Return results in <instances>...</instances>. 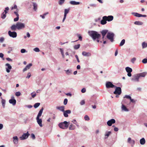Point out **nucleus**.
I'll return each instance as SVG.
<instances>
[{"label":"nucleus","mask_w":147,"mask_h":147,"mask_svg":"<svg viewBox=\"0 0 147 147\" xmlns=\"http://www.w3.org/2000/svg\"><path fill=\"white\" fill-rule=\"evenodd\" d=\"M105 17H106V19L108 22H110L112 21L113 19V17L112 16H105Z\"/></svg>","instance_id":"23"},{"label":"nucleus","mask_w":147,"mask_h":147,"mask_svg":"<svg viewBox=\"0 0 147 147\" xmlns=\"http://www.w3.org/2000/svg\"><path fill=\"white\" fill-rule=\"evenodd\" d=\"M131 14L136 17H146V16L145 15H142L137 13L132 12L131 13Z\"/></svg>","instance_id":"12"},{"label":"nucleus","mask_w":147,"mask_h":147,"mask_svg":"<svg viewBox=\"0 0 147 147\" xmlns=\"http://www.w3.org/2000/svg\"><path fill=\"white\" fill-rule=\"evenodd\" d=\"M85 101L84 100H82L80 102V104L81 105H84L85 104Z\"/></svg>","instance_id":"59"},{"label":"nucleus","mask_w":147,"mask_h":147,"mask_svg":"<svg viewBox=\"0 0 147 147\" xmlns=\"http://www.w3.org/2000/svg\"><path fill=\"white\" fill-rule=\"evenodd\" d=\"M56 108L57 109L59 110L62 112H63L64 111V107L63 106L57 107Z\"/></svg>","instance_id":"33"},{"label":"nucleus","mask_w":147,"mask_h":147,"mask_svg":"<svg viewBox=\"0 0 147 147\" xmlns=\"http://www.w3.org/2000/svg\"><path fill=\"white\" fill-rule=\"evenodd\" d=\"M6 14L3 12L1 14V18L3 19H4L6 17Z\"/></svg>","instance_id":"44"},{"label":"nucleus","mask_w":147,"mask_h":147,"mask_svg":"<svg viewBox=\"0 0 147 147\" xmlns=\"http://www.w3.org/2000/svg\"><path fill=\"white\" fill-rule=\"evenodd\" d=\"M84 118L86 121H89L90 120V118L87 115H85Z\"/></svg>","instance_id":"53"},{"label":"nucleus","mask_w":147,"mask_h":147,"mask_svg":"<svg viewBox=\"0 0 147 147\" xmlns=\"http://www.w3.org/2000/svg\"><path fill=\"white\" fill-rule=\"evenodd\" d=\"M142 48L144 49L147 47V43H145V42H143L142 44Z\"/></svg>","instance_id":"42"},{"label":"nucleus","mask_w":147,"mask_h":147,"mask_svg":"<svg viewBox=\"0 0 147 147\" xmlns=\"http://www.w3.org/2000/svg\"><path fill=\"white\" fill-rule=\"evenodd\" d=\"M114 34L112 32H108L107 36V38L112 42L114 41Z\"/></svg>","instance_id":"4"},{"label":"nucleus","mask_w":147,"mask_h":147,"mask_svg":"<svg viewBox=\"0 0 147 147\" xmlns=\"http://www.w3.org/2000/svg\"><path fill=\"white\" fill-rule=\"evenodd\" d=\"M80 44H78L75 45L74 47V48L75 49H78L80 48Z\"/></svg>","instance_id":"49"},{"label":"nucleus","mask_w":147,"mask_h":147,"mask_svg":"<svg viewBox=\"0 0 147 147\" xmlns=\"http://www.w3.org/2000/svg\"><path fill=\"white\" fill-rule=\"evenodd\" d=\"M40 103H36L34 104V107L35 108H37L40 105Z\"/></svg>","instance_id":"47"},{"label":"nucleus","mask_w":147,"mask_h":147,"mask_svg":"<svg viewBox=\"0 0 147 147\" xmlns=\"http://www.w3.org/2000/svg\"><path fill=\"white\" fill-rule=\"evenodd\" d=\"M139 77L137 74H136L132 76L131 78V80L135 82H138L139 81Z\"/></svg>","instance_id":"5"},{"label":"nucleus","mask_w":147,"mask_h":147,"mask_svg":"<svg viewBox=\"0 0 147 147\" xmlns=\"http://www.w3.org/2000/svg\"><path fill=\"white\" fill-rule=\"evenodd\" d=\"M15 94L16 96H19L21 95V93L20 92H18L15 93Z\"/></svg>","instance_id":"52"},{"label":"nucleus","mask_w":147,"mask_h":147,"mask_svg":"<svg viewBox=\"0 0 147 147\" xmlns=\"http://www.w3.org/2000/svg\"><path fill=\"white\" fill-rule=\"evenodd\" d=\"M115 91L113 92L114 94H117L118 95L120 94L121 92V88L115 86Z\"/></svg>","instance_id":"6"},{"label":"nucleus","mask_w":147,"mask_h":147,"mask_svg":"<svg viewBox=\"0 0 147 147\" xmlns=\"http://www.w3.org/2000/svg\"><path fill=\"white\" fill-rule=\"evenodd\" d=\"M20 52L22 53L27 52V51L25 49H21Z\"/></svg>","instance_id":"51"},{"label":"nucleus","mask_w":147,"mask_h":147,"mask_svg":"<svg viewBox=\"0 0 147 147\" xmlns=\"http://www.w3.org/2000/svg\"><path fill=\"white\" fill-rule=\"evenodd\" d=\"M115 120L114 119H112L109 120L107 122V125L109 126H111L113 124L115 123Z\"/></svg>","instance_id":"13"},{"label":"nucleus","mask_w":147,"mask_h":147,"mask_svg":"<svg viewBox=\"0 0 147 147\" xmlns=\"http://www.w3.org/2000/svg\"><path fill=\"white\" fill-rule=\"evenodd\" d=\"M76 128V126L72 123L70 124L69 127V129L70 130H74Z\"/></svg>","instance_id":"32"},{"label":"nucleus","mask_w":147,"mask_h":147,"mask_svg":"<svg viewBox=\"0 0 147 147\" xmlns=\"http://www.w3.org/2000/svg\"><path fill=\"white\" fill-rule=\"evenodd\" d=\"M125 40L124 39H123L121 41V42L120 43L119 46H121V47L123 46L125 43Z\"/></svg>","instance_id":"41"},{"label":"nucleus","mask_w":147,"mask_h":147,"mask_svg":"<svg viewBox=\"0 0 147 147\" xmlns=\"http://www.w3.org/2000/svg\"><path fill=\"white\" fill-rule=\"evenodd\" d=\"M69 11V9H64V17L62 20V22H63L65 20L66 17L67 15V13H68Z\"/></svg>","instance_id":"10"},{"label":"nucleus","mask_w":147,"mask_h":147,"mask_svg":"<svg viewBox=\"0 0 147 147\" xmlns=\"http://www.w3.org/2000/svg\"><path fill=\"white\" fill-rule=\"evenodd\" d=\"M14 13L16 15L17 17L15 18L14 19V22H17L18 21L19 19V15L18 13V12L16 11H14Z\"/></svg>","instance_id":"24"},{"label":"nucleus","mask_w":147,"mask_h":147,"mask_svg":"<svg viewBox=\"0 0 147 147\" xmlns=\"http://www.w3.org/2000/svg\"><path fill=\"white\" fill-rule=\"evenodd\" d=\"M106 17L105 16L102 17V20L101 21L100 23L102 25H104L106 24L107 22V20L106 19Z\"/></svg>","instance_id":"18"},{"label":"nucleus","mask_w":147,"mask_h":147,"mask_svg":"<svg viewBox=\"0 0 147 147\" xmlns=\"http://www.w3.org/2000/svg\"><path fill=\"white\" fill-rule=\"evenodd\" d=\"M43 110V108H42L40 110V111L38 113V114L36 118H39V117L41 116Z\"/></svg>","instance_id":"29"},{"label":"nucleus","mask_w":147,"mask_h":147,"mask_svg":"<svg viewBox=\"0 0 147 147\" xmlns=\"http://www.w3.org/2000/svg\"><path fill=\"white\" fill-rule=\"evenodd\" d=\"M70 124V122L64 121L59 123L58 125L60 128L63 129H66L67 128L69 125Z\"/></svg>","instance_id":"2"},{"label":"nucleus","mask_w":147,"mask_h":147,"mask_svg":"<svg viewBox=\"0 0 147 147\" xmlns=\"http://www.w3.org/2000/svg\"><path fill=\"white\" fill-rule=\"evenodd\" d=\"M29 134L28 131L27 133L24 134L21 136L20 137V139L21 140L26 139L28 137Z\"/></svg>","instance_id":"9"},{"label":"nucleus","mask_w":147,"mask_h":147,"mask_svg":"<svg viewBox=\"0 0 147 147\" xmlns=\"http://www.w3.org/2000/svg\"><path fill=\"white\" fill-rule=\"evenodd\" d=\"M34 51L36 52H39L40 50L39 49L38 47H36L34 48L33 49Z\"/></svg>","instance_id":"54"},{"label":"nucleus","mask_w":147,"mask_h":147,"mask_svg":"<svg viewBox=\"0 0 147 147\" xmlns=\"http://www.w3.org/2000/svg\"><path fill=\"white\" fill-rule=\"evenodd\" d=\"M9 8L8 7H7L5 8V10H4V11L3 12L4 13L6 14L8 13V11L9 10Z\"/></svg>","instance_id":"50"},{"label":"nucleus","mask_w":147,"mask_h":147,"mask_svg":"<svg viewBox=\"0 0 147 147\" xmlns=\"http://www.w3.org/2000/svg\"><path fill=\"white\" fill-rule=\"evenodd\" d=\"M130 100L131 102L134 103H135L137 101L136 100L132 99L131 98L130 99Z\"/></svg>","instance_id":"58"},{"label":"nucleus","mask_w":147,"mask_h":147,"mask_svg":"<svg viewBox=\"0 0 147 147\" xmlns=\"http://www.w3.org/2000/svg\"><path fill=\"white\" fill-rule=\"evenodd\" d=\"M48 14L49 12H47L44 13L43 15H40V16L43 19H44L45 18V16Z\"/></svg>","instance_id":"43"},{"label":"nucleus","mask_w":147,"mask_h":147,"mask_svg":"<svg viewBox=\"0 0 147 147\" xmlns=\"http://www.w3.org/2000/svg\"><path fill=\"white\" fill-rule=\"evenodd\" d=\"M32 4L33 6V9L35 11H36L37 9V4L36 3L34 2H33Z\"/></svg>","instance_id":"35"},{"label":"nucleus","mask_w":147,"mask_h":147,"mask_svg":"<svg viewBox=\"0 0 147 147\" xmlns=\"http://www.w3.org/2000/svg\"><path fill=\"white\" fill-rule=\"evenodd\" d=\"M142 62L143 63H144V64L147 63V59L145 58V59H144L142 60Z\"/></svg>","instance_id":"57"},{"label":"nucleus","mask_w":147,"mask_h":147,"mask_svg":"<svg viewBox=\"0 0 147 147\" xmlns=\"http://www.w3.org/2000/svg\"><path fill=\"white\" fill-rule=\"evenodd\" d=\"M1 98L2 99L1 103L2 104V106L3 107H4L5 103V100L2 99L1 97Z\"/></svg>","instance_id":"45"},{"label":"nucleus","mask_w":147,"mask_h":147,"mask_svg":"<svg viewBox=\"0 0 147 147\" xmlns=\"http://www.w3.org/2000/svg\"><path fill=\"white\" fill-rule=\"evenodd\" d=\"M82 54L83 56L85 57H90L91 55L90 53L86 51H83L82 53Z\"/></svg>","instance_id":"17"},{"label":"nucleus","mask_w":147,"mask_h":147,"mask_svg":"<svg viewBox=\"0 0 147 147\" xmlns=\"http://www.w3.org/2000/svg\"><path fill=\"white\" fill-rule=\"evenodd\" d=\"M65 73L67 75H70L72 74V71L71 69H68L67 70H65Z\"/></svg>","instance_id":"28"},{"label":"nucleus","mask_w":147,"mask_h":147,"mask_svg":"<svg viewBox=\"0 0 147 147\" xmlns=\"http://www.w3.org/2000/svg\"><path fill=\"white\" fill-rule=\"evenodd\" d=\"M88 34L94 40L96 39H99L101 36L100 34L95 31H90L88 32Z\"/></svg>","instance_id":"1"},{"label":"nucleus","mask_w":147,"mask_h":147,"mask_svg":"<svg viewBox=\"0 0 147 147\" xmlns=\"http://www.w3.org/2000/svg\"><path fill=\"white\" fill-rule=\"evenodd\" d=\"M5 66H6L5 69L7 73H9L10 71V70L12 69V67L10 65V64L8 63L6 64Z\"/></svg>","instance_id":"11"},{"label":"nucleus","mask_w":147,"mask_h":147,"mask_svg":"<svg viewBox=\"0 0 147 147\" xmlns=\"http://www.w3.org/2000/svg\"><path fill=\"white\" fill-rule=\"evenodd\" d=\"M108 32V30H102V31L101 32V33L102 34V38L103 39V40H104V38L107 33Z\"/></svg>","instance_id":"20"},{"label":"nucleus","mask_w":147,"mask_h":147,"mask_svg":"<svg viewBox=\"0 0 147 147\" xmlns=\"http://www.w3.org/2000/svg\"><path fill=\"white\" fill-rule=\"evenodd\" d=\"M59 49L63 58H65V56L64 53V50L62 48H60Z\"/></svg>","instance_id":"37"},{"label":"nucleus","mask_w":147,"mask_h":147,"mask_svg":"<svg viewBox=\"0 0 147 147\" xmlns=\"http://www.w3.org/2000/svg\"><path fill=\"white\" fill-rule=\"evenodd\" d=\"M137 74L138 75L139 78H140V77H144L146 75L147 73L146 72H144L138 74Z\"/></svg>","instance_id":"25"},{"label":"nucleus","mask_w":147,"mask_h":147,"mask_svg":"<svg viewBox=\"0 0 147 147\" xmlns=\"http://www.w3.org/2000/svg\"><path fill=\"white\" fill-rule=\"evenodd\" d=\"M125 70L127 73L131 72L132 71V69L129 67H126L125 68Z\"/></svg>","instance_id":"38"},{"label":"nucleus","mask_w":147,"mask_h":147,"mask_svg":"<svg viewBox=\"0 0 147 147\" xmlns=\"http://www.w3.org/2000/svg\"><path fill=\"white\" fill-rule=\"evenodd\" d=\"M8 34L10 37L13 38H15L17 36V33L14 31L11 32V31H9Z\"/></svg>","instance_id":"7"},{"label":"nucleus","mask_w":147,"mask_h":147,"mask_svg":"<svg viewBox=\"0 0 147 147\" xmlns=\"http://www.w3.org/2000/svg\"><path fill=\"white\" fill-rule=\"evenodd\" d=\"M13 141L15 144H17L18 143V138L17 136H14L13 137Z\"/></svg>","instance_id":"14"},{"label":"nucleus","mask_w":147,"mask_h":147,"mask_svg":"<svg viewBox=\"0 0 147 147\" xmlns=\"http://www.w3.org/2000/svg\"><path fill=\"white\" fill-rule=\"evenodd\" d=\"M72 122H73L74 124L76 125L77 127H79L78 123L75 119H74L73 121H72Z\"/></svg>","instance_id":"40"},{"label":"nucleus","mask_w":147,"mask_h":147,"mask_svg":"<svg viewBox=\"0 0 147 147\" xmlns=\"http://www.w3.org/2000/svg\"><path fill=\"white\" fill-rule=\"evenodd\" d=\"M32 64L31 63H30L28 64L26 67L23 69V72H24L26 71L28 69H30V67L32 66Z\"/></svg>","instance_id":"19"},{"label":"nucleus","mask_w":147,"mask_h":147,"mask_svg":"<svg viewBox=\"0 0 147 147\" xmlns=\"http://www.w3.org/2000/svg\"><path fill=\"white\" fill-rule=\"evenodd\" d=\"M67 102V99L65 98L64 100L63 103L64 105H66Z\"/></svg>","instance_id":"61"},{"label":"nucleus","mask_w":147,"mask_h":147,"mask_svg":"<svg viewBox=\"0 0 147 147\" xmlns=\"http://www.w3.org/2000/svg\"><path fill=\"white\" fill-rule=\"evenodd\" d=\"M121 109L123 111L128 112L129 111V109L123 104L121 103Z\"/></svg>","instance_id":"15"},{"label":"nucleus","mask_w":147,"mask_h":147,"mask_svg":"<svg viewBox=\"0 0 147 147\" xmlns=\"http://www.w3.org/2000/svg\"><path fill=\"white\" fill-rule=\"evenodd\" d=\"M146 141L144 138H143L140 140V143L141 144L143 145L145 144Z\"/></svg>","instance_id":"34"},{"label":"nucleus","mask_w":147,"mask_h":147,"mask_svg":"<svg viewBox=\"0 0 147 147\" xmlns=\"http://www.w3.org/2000/svg\"><path fill=\"white\" fill-rule=\"evenodd\" d=\"M86 92V89L85 88H84L81 90V92L82 93H84Z\"/></svg>","instance_id":"64"},{"label":"nucleus","mask_w":147,"mask_h":147,"mask_svg":"<svg viewBox=\"0 0 147 147\" xmlns=\"http://www.w3.org/2000/svg\"><path fill=\"white\" fill-rule=\"evenodd\" d=\"M31 96L32 98H34L36 96V94L35 92L34 91L31 94Z\"/></svg>","instance_id":"46"},{"label":"nucleus","mask_w":147,"mask_h":147,"mask_svg":"<svg viewBox=\"0 0 147 147\" xmlns=\"http://www.w3.org/2000/svg\"><path fill=\"white\" fill-rule=\"evenodd\" d=\"M63 115L65 117H67L68 116V114H70L71 113V111L70 110H68L63 112Z\"/></svg>","instance_id":"21"},{"label":"nucleus","mask_w":147,"mask_h":147,"mask_svg":"<svg viewBox=\"0 0 147 147\" xmlns=\"http://www.w3.org/2000/svg\"><path fill=\"white\" fill-rule=\"evenodd\" d=\"M17 29L18 30L24 29L25 27V25L24 23L20 22H18L16 23Z\"/></svg>","instance_id":"3"},{"label":"nucleus","mask_w":147,"mask_h":147,"mask_svg":"<svg viewBox=\"0 0 147 147\" xmlns=\"http://www.w3.org/2000/svg\"><path fill=\"white\" fill-rule=\"evenodd\" d=\"M9 102L10 103L12 104L13 105H15L16 103V100L15 99L9 100Z\"/></svg>","instance_id":"30"},{"label":"nucleus","mask_w":147,"mask_h":147,"mask_svg":"<svg viewBox=\"0 0 147 147\" xmlns=\"http://www.w3.org/2000/svg\"><path fill=\"white\" fill-rule=\"evenodd\" d=\"M31 76V74L30 72H28L27 74V76L26 77V78L28 79Z\"/></svg>","instance_id":"55"},{"label":"nucleus","mask_w":147,"mask_h":147,"mask_svg":"<svg viewBox=\"0 0 147 147\" xmlns=\"http://www.w3.org/2000/svg\"><path fill=\"white\" fill-rule=\"evenodd\" d=\"M65 0H59L58 3L60 5H62L64 3Z\"/></svg>","instance_id":"39"},{"label":"nucleus","mask_w":147,"mask_h":147,"mask_svg":"<svg viewBox=\"0 0 147 147\" xmlns=\"http://www.w3.org/2000/svg\"><path fill=\"white\" fill-rule=\"evenodd\" d=\"M106 86L107 88H113L115 87V86L112 83L110 82H107L106 84Z\"/></svg>","instance_id":"8"},{"label":"nucleus","mask_w":147,"mask_h":147,"mask_svg":"<svg viewBox=\"0 0 147 147\" xmlns=\"http://www.w3.org/2000/svg\"><path fill=\"white\" fill-rule=\"evenodd\" d=\"M134 24L136 25L140 26L142 25L143 24V23L142 22L138 21L134 22Z\"/></svg>","instance_id":"31"},{"label":"nucleus","mask_w":147,"mask_h":147,"mask_svg":"<svg viewBox=\"0 0 147 147\" xmlns=\"http://www.w3.org/2000/svg\"><path fill=\"white\" fill-rule=\"evenodd\" d=\"M17 8V6L16 5H15L13 7H12L11 8V9L13 10L14 9H16Z\"/></svg>","instance_id":"62"},{"label":"nucleus","mask_w":147,"mask_h":147,"mask_svg":"<svg viewBox=\"0 0 147 147\" xmlns=\"http://www.w3.org/2000/svg\"><path fill=\"white\" fill-rule=\"evenodd\" d=\"M4 40V38L3 37H2L0 38V42H3Z\"/></svg>","instance_id":"63"},{"label":"nucleus","mask_w":147,"mask_h":147,"mask_svg":"<svg viewBox=\"0 0 147 147\" xmlns=\"http://www.w3.org/2000/svg\"><path fill=\"white\" fill-rule=\"evenodd\" d=\"M124 98H128V99H129L130 100V99H131V97L129 96V95H126L124 97Z\"/></svg>","instance_id":"60"},{"label":"nucleus","mask_w":147,"mask_h":147,"mask_svg":"<svg viewBox=\"0 0 147 147\" xmlns=\"http://www.w3.org/2000/svg\"><path fill=\"white\" fill-rule=\"evenodd\" d=\"M69 3L71 4L74 5H78L80 3V2H76L73 1H70Z\"/></svg>","instance_id":"26"},{"label":"nucleus","mask_w":147,"mask_h":147,"mask_svg":"<svg viewBox=\"0 0 147 147\" xmlns=\"http://www.w3.org/2000/svg\"><path fill=\"white\" fill-rule=\"evenodd\" d=\"M11 29L12 31H15L17 29L16 24V25H13L11 27Z\"/></svg>","instance_id":"36"},{"label":"nucleus","mask_w":147,"mask_h":147,"mask_svg":"<svg viewBox=\"0 0 147 147\" xmlns=\"http://www.w3.org/2000/svg\"><path fill=\"white\" fill-rule=\"evenodd\" d=\"M36 119L37 120V122L39 124V125L40 127H42V120L41 119H39V118H36Z\"/></svg>","instance_id":"22"},{"label":"nucleus","mask_w":147,"mask_h":147,"mask_svg":"<svg viewBox=\"0 0 147 147\" xmlns=\"http://www.w3.org/2000/svg\"><path fill=\"white\" fill-rule=\"evenodd\" d=\"M127 142L131 145H133L135 144V142L134 140H132L130 138H129L127 139Z\"/></svg>","instance_id":"16"},{"label":"nucleus","mask_w":147,"mask_h":147,"mask_svg":"<svg viewBox=\"0 0 147 147\" xmlns=\"http://www.w3.org/2000/svg\"><path fill=\"white\" fill-rule=\"evenodd\" d=\"M136 58L135 57H134L132 58L131 60V61L132 63L134 64L135 63V61L136 60Z\"/></svg>","instance_id":"48"},{"label":"nucleus","mask_w":147,"mask_h":147,"mask_svg":"<svg viewBox=\"0 0 147 147\" xmlns=\"http://www.w3.org/2000/svg\"><path fill=\"white\" fill-rule=\"evenodd\" d=\"M111 132L110 131H107L105 132V139L107 138L111 134Z\"/></svg>","instance_id":"27"},{"label":"nucleus","mask_w":147,"mask_h":147,"mask_svg":"<svg viewBox=\"0 0 147 147\" xmlns=\"http://www.w3.org/2000/svg\"><path fill=\"white\" fill-rule=\"evenodd\" d=\"M77 36L78 37L79 40H80L81 41L82 40V37L81 36L80 34H77Z\"/></svg>","instance_id":"56"}]
</instances>
